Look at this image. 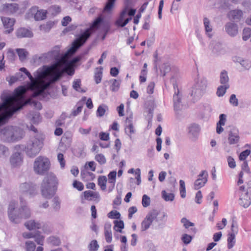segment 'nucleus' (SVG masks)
Wrapping results in <instances>:
<instances>
[{"label": "nucleus", "instance_id": "nucleus-59", "mask_svg": "<svg viewBox=\"0 0 251 251\" xmlns=\"http://www.w3.org/2000/svg\"><path fill=\"white\" fill-rule=\"evenodd\" d=\"M120 213L116 210H112L108 214V217L111 219H118L120 218Z\"/></svg>", "mask_w": 251, "mask_h": 251}, {"label": "nucleus", "instance_id": "nucleus-20", "mask_svg": "<svg viewBox=\"0 0 251 251\" xmlns=\"http://www.w3.org/2000/svg\"><path fill=\"white\" fill-rule=\"evenodd\" d=\"M225 30L228 35L234 37L238 33V25L232 22H228L225 25Z\"/></svg>", "mask_w": 251, "mask_h": 251}, {"label": "nucleus", "instance_id": "nucleus-14", "mask_svg": "<svg viewBox=\"0 0 251 251\" xmlns=\"http://www.w3.org/2000/svg\"><path fill=\"white\" fill-rule=\"evenodd\" d=\"M208 174L206 171L203 170L198 176L197 179L194 183V189L198 190L203 187L207 181Z\"/></svg>", "mask_w": 251, "mask_h": 251}, {"label": "nucleus", "instance_id": "nucleus-8", "mask_svg": "<svg viewBox=\"0 0 251 251\" xmlns=\"http://www.w3.org/2000/svg\"><path fill=\"white\" fill-rule=\"evenodd\" d=\"M50 162L49 160L42 156L36 158L33 164V170L38 175H43L49 169Z\"/></svg>", "mask_w": 251, "mask_h": 251}, {"label": "nucleus", "instance_id": "nucleus-50", "mask_svg": "<svg viewBox=\"0 0 251 251\" xmlns=\"http://www.w3.org/2000/svg\"><path fill=\"white\" fill-rule=\"evenodd\" d=\"M114 229L119 232H122V229L124 227V224L122 221H114Z\"/></svg>", "mask_w": 251, "mask_h": 251}, {"label": "nucleus", "instance_id": "nucleus-16", "mask_svg": "<svg viewBox=\"0 0 251 251\" xmlns=\"http://www.w3.org/2000/svg\"><path fill=\"white\" fill-rule=\"evenodd\" d=\"M59 49L56 47L53 50L42 54L40 58L44 61H50L53 60H57L59 59Z\"/></svg>", "mask_w": 251, "mask_h": 251}, {"label": "nucleus", "instance_id": "nucleus-58", "mask_svg": "<svg viewBox=\"0 0 251 251\" xmlns=\"http://www.w3.org/2000/svg\"><path fill=\"white\" fill-rule=\"evenodd\" d=\"M95 159L100 164H104L106 163V158L102 154L100 153L97 154L95 156Z\"/></svg>", "mask_w": 251, "mask_h": 251}, {"label": "nucleus", "instance_id": "nucleus-1", "mask_svg": "<svg viewBox=\"0 0 251 251\" xmlns=\"http://www.w3.org/2000/svg\"><path fill=\"white\" fill-rule=\"evenodd\" d=\"M20 71L25 74L30 82L27 88L24 86L19 87L15 90L13 95L1 97L3 102L0 104V125L4 124L7 118L27 103L24 102V94L27 89L34 91L32 97H36L62 75V72L57 65L44 70H38L34 74V78L24 67L20 68Z\"/></svg>", "mask_w": 251, "mask_h": 251}, {"label": "nucleus", "instance_id": "nucleus-2", "mask_svg": "<svg viewBox=\"0 0 251 251\" xmlns=\"http://www.w3.org/2000/svg\"><path fill=\"white\" fill-rule=\"evenodd\" d=\"M101 21L102 19L101 18H98L91 27L86 30L73 43L72 47L64 54V57L67 58L74 54L77 50L86 42L91 33L99 27Z\"/></svg>", "mask_w": 251, "mask_h": 251}, {"label": "nucleus", "instance_id": "nucleus-29", "mask_svg": "<svg viewBox=\"0 0 251 251\" xmlns=\"http://www.w3.org/2000/svg\"><path fill=\"white\" fill-rule=\"evenodd\" d=\"M111 225L110 224H105L104 225V236L106 241L109 243L112 240V234L111 229Z\"/></svg>", "mask_w": 251, "mask_h": 251}, {"label": "nucleus", "instance_id": "nucleus-40", "mask_svg": "<svg viewBox=\"0 0 251 251\" xmlns=\"http://www.w3.org/2000/svg\"><path fill=\"white\" fill-rule=\"evenodd\" d=\"M102 68L101 67L96 68L94 78L97 84H99L101 82L102 74Z\"/></svg>", "mask_w": 251, "mask_h": 251}, {"label": "nucleus", "instance_id": "nucleus-4", "mask_svg": "<svg viewBox=\"0 0 251 251\" xmlns=\"http://www.w3.org/2000/svg\"><path fill=\"white\" fill-rule=\"evenodd\" d=\"M43 146V138L40 134L31 136L24 149L27 156L34 157L40 151Z\"/></svg>", "mask_w": 251, "mask_h": 251}, {"label": "nucleus", "instance_id": "nucleus-36", "mask_svg": "<svg viewBox=\"0 0 251 251\" xmlns=\"http://www.w3.org/2000/svg\"><path fill=\"white\" fill-rule=\"evenodd\" d=\"M229 88V85H223L219 86L217 88V95L219 97H223L226 93L227 89Z\"/></svg>", "mask_w": 251, "mask_h": 251}, {"label": "nucleus", "instance_id": "nucleus-55", "mask_svg": "<svg viewBox=\"0 0 251 251\" xmlns=\"http://www.w3.org/2000/svg\"><path fill=\"white\" fill-rule=\"evenodd\" d=\"M239 62L246 70H249L251 67V62L248 60L240 59Z\"/></svg>", "mask_w": 251, "mask_h": 251}, {"label": "nucleus", "instance_id": "nucleus-57", "mask_svg": "<svg viewBox=\"0 0 251 251\" xmlns=\"http://www.w3.org/2000/svg\"><path fill=\"white\" fill-rule=\"evenodd\" d=\"M26 251H34L35 245L33 241H27L25 243Z\"/></svg>", "mask_w": 251, "mask_h": 251}, {"label": "nucleus", "instance_id": "nucleus-24", "mask_svg": "<svg viewBox=\"0 0 251 251\" xmlns=\"http://www.w3.org/2000/svg\"><path fill=\"white\" fill-rule=\"evenodd\" d=\"M25 226L29 230L40 229L42 227V224L39 221L30 220L25 223Z\"/></svg>", "mask_w": 251, "mask_h": 251}, {"label": "nucleus", "instance_id": "nucleus-17", "mask_svg": "<svg viewBox=\"0 0 251 251\" xmlns=\"http://www.w3.org/2000/svg\"><path fill=\"white\" fill-rule=\"evenodd\" d=\"M188 134L189 137L193 141L198 138L201 131L200 126L197 124L193 123L187 127Z\"/></svg>", "mask_w": 251, "mask_h": 251}, {"label": "nucleus", "instance_id": "nucleus-10", "mask_svg": "<svg viewBox=\"0 0 251 251\" xmlns=\"http://www.w3.org/2000/svg\"><path fill=\"white\" fill-rule=\"evenodd\" d=\"M158 215V212L156 210L153 209L150 211L142 222L141 230L144 231L147 230L154 221H157Z\"/></svg>", "mask_w": 251, "mask_h": 251}, {"label": "nucleus", "instance_id": "nucleus-33", "mask_svg": "<svg viewBox=\"0 0 251 251\" xmlns=\"http://www.w3.org/2000/svg\"><path fill=\"white\" fill-rule=\"evenodd\" d=\"M47 242L53 246H58L61 244V241L59 238L56 236H50L47 239Z\"/></svg>", "mask_w": 251, "mask_h": 251}, {"label": "nucleus", "instance_id": "nucleus-53", "mask_svg": "<svg viewBox=\"0 0 251 251\" xmlns=\"http://www.w3.org/2000/svg\"><path fill=\"white\" fill-rule=\"evenodd\" d=\"M251 36V29L250 28H245L244 29L243 31V40L247 41L250 38Z\"/></svg>", "mask_w": 251, "mask_h": 251}, {"label": "nucleus", "instance_id": "nucleus-30", "mask_svg": "<svg viewBox=\"0 0 251 251\" xmlns=\"http://www.w3.org/2000/svg\"><path fill=\"white\" fill-rule=\"evenodd\" d=\"M242 11L240 10H234L230 11L228 14V17L230 19L234 20H239L242 16Z\"/></svg>", "mask_w": 251, "mask_h": 251}, {"label": "nucleus", "instance_id": "nucleus-45", "mask_svg": "<svg viewBox=\"0 0 251 251\" xmlns=\"http://www.w3.org/2000/svg\"><path fill=\"white\" fill-rule=\"evenodd\" d=\"M115 0H108V1L104 8V11L105 12L109 13L112 11L114 7Z\"/></svg>", "mask_w": 251, "mask_h": 251}, {"label": "nucleus", "instance_id": "nucleus-11", "mask_svg": "<svg viewBox=\"0 0 251 251\" xmlns=\"http://www.w3.org/2000/svg\"><path fill=\"white\" fill-rule=\"evenodd\" d=\"M136 12V9H129L128 6H126L121 13L119 19L117 21V24L121 27L125 26L131 20V17L125 19L127 15L133 16Z\"/></svg>", "mask_w": 251, "mask_h": 251}, {"label": "nucleus", "instance_id": "nucleus-60", "mask_svg": "<svg viewBox=\"0 0 251 251\" xmlns=\"http://www.w3.org/2000/svg\"><path fill=\"white\" fill-rule=\"evenodd\" d=\"M61 11L60 7L57 5H53L49 9V11L52 15H56L59 13Z\"/></svg>", "mask_w": 251, "mask_h": 251}, {"label": "nucleus", "instance_id": "nucleus-35", "mask_svg": "<svg viewBox=\"0 0 251 251\" xmlns=\"http://www.w3.org/2000/svg\"><path fill=\"white\" fill-rule=\"evenodd\" d=\"M116 175H117L116 172L115 171H113L110 172L108 175V183L111 184V190H112L114 187L115 184L116 182Z\"/></svg>", "mask_w": 251, "mask_h": 251}, {"label": "nucleus", "instance_id": "nucleus-41", "mask_svg": "<svg viewBox=\"0 0 251 251\" xmlns=\"http://www.w3.org/2000/svg\"><path fill=\"white\" fill-rule=\"evenodd\" d=\"M108 110V106L105 104L100 105L97 110V115L98 117H102Z\"/></svg>", "mask_w": 251, "mask_h": 251}, {"label": "nucleus", "instance_id": "nucleus-39", "mask_svg": "<svg viewBox=\"0 0 251 251\" xmlns=\"http://www.w3.org/2000/svg\"><path fill=\"white\" fill-rule=\"evenodd\" d=\"M84 196L85 199H89V198L92 197L94 199H100V195L98 192L91 191H86L84 192Z\"/></svg>", "mask_w": 251, "mask_h": 251}, {"label": "nucleus", "instance_id": "nucleus-13", "mask_svg": "<svg viewBox=\"0 0 251 251\" xmlns=\"http://www.w3.org/2000/svg\"><path fill=\"white\" fill-rule=\"evenodd\" d=\"M240 191L239 204L245 208L248 207L251 203V188L247 191L245 190V187L242 186L240 187Z\"/></svg>", "mask_w": 251, "mask_h": 251}, {"label": "nucleus", "instance_id": "nucleus-32", "mask_svg": "<svg viewBox=\"0 0 251 251\" xmlns=\"http://www.w3.org/2000/svg\"><path fill=\"white\" fill-rule=\"evenodd\" d=\"M212 51L217 54H222L225 52V50L223 46L220 43H217L214 46Z\"/></svg>", "mask_w": 251, "mask_h": 251}, {"label": "nucleus", "instance_id": "nucleus-42", "mask_svg": "<svg viewBox=\"0 0 251 251\" xmlns=\"http://www.w3.org/2000/svg\"><path fill=\"white\" fill-rule=\"evenodd\" d=\"M227 238V247L229 249H231L235 244V236L234 234L229 233Z\"/></svg>", "mask_w": 251, "mask_h": 251}, {"label": "nucleus", "instance_id": "nucleus-46", "mask_svg": "<svg viewBox=\"0 0 251 251\" xmlns=\"http://www.w3.org/2000/svg\"><path fill=\"white\" fill-rule=\"evenodd\" d=\"M107 178L105 176H100L98 178V184L102 190H104L106 187Z\"/></svg>", "mask_w": 251, "mask_h": 251}, {"label": "nucleus", "instance_id": "nucleus-15", "mask_svg": "<svg viewBox=\"0 0 251 251\" xmlns=\"http://www.w3.org/2000/svg\"><path fill=\"white\" fill-rule=\"evenodd\" d=\"M125 131L130 140H133V135L136 132L132 123V116L127 117L125 122Z\"/></svg>", "mask_w": 251, "mask_h": 251}, {"label": "nucleus", "instance_id": "nucleus-44", "mask_svg": "<svg viewBox=\"0 0 251 251\" xmlns=\"http://www.w3.org/2000/svg\"><path fill=\"white\" fill-rule=\"evenodd\" d=\"M81 80L80 79H77L74 81L73 83V88L79 92H85V91L83 90L81 87Z\"/></svg>", "mask_w": 251, "mask_h": 251}, {"label": "nucleus", "instance_id": "nucleus-21", "mask_svg": "<svg viewBox=\"0 0 251 251\" xmlns=\"http://www.w3.org/2000/svg\"><path fill=\"white\" fill-rule=\"evenodd\" d=\"M26 201L21 204V207L19 208L20 223L23 219H27L31 217V212L30 209L25 204Z\"/></svg>", "mask_w": 251, "mask_h": 251}, {"label": "nucleus", "instance_id": "nucleus-22", "mask_svg": "<svg viewBox=\"0 0 251 251\" xmlns=\"http://www.w3.org/2000/svg\"><path fill=\"white\" fill-rule=\"evenodd\" d=\"M1 19L4 27L7 29L5 31V33H10L14 29L13 25L15 23L14 19L8 17H1Z\"/></svg>", "mask_w": 251, "mask_h": 251}, {"label": "nucleus", "instance_id": "nucleus-34", "mask_svg": "<svg viewBox=\"0 0 251 251\" xmlns=\"http://www.w3.org/2000/svg\"><path fill=\"white\" fill-rule=\"evenodd\" d=\"M205 93L197 89L196 87L193 86L191 91V96L195 100L199 99L201 98Z\"/></svg>", "mask_w": 251, "mask_h": 251}, {"label": "nucleus", "instance_id": "nucleus-7", "mask_svg": "<svg viewBox=\"0 0 251 251\" xmlns=\"http://www.w3.org/2000/svg\"><path fill=\"white\" fill-rule=\"evenodd\" d=\"M24 150L23 145H16L14 151L9 158L10 164L12 168H18L22 165L23 162V155L21 151Z\"/></svg>", "mask_w": 251, "mask_h": 251}, {"label": "nucleus", "instance_id": "nucleus-28", "mask_svg": "<svg viewBox=\"0 0 251 251\" xmlns=\"http://www.w3.org/2000/svg\"><path fill=\"white\" fill-rule=\"evenodd\" d=\"M207 79L204 77H202L199 78L194 86L201 91L202 90V92L205 93L207 87Z\"/></svg>", "mask_w": 251, "mask_h": 251}, {"label": "nucleus", "instance_id": "nucleus-49", "mask_svg": "<svg viewBox=\"0 0 251 251\" xmlns=\"http://www.w3.org/2000/svg\"><path fill=\"white\" fill-rule=\"evenodd\" d=\"M9 154V151L8 148L0 144V157H6Z\"/></svg>", "mask_w": 251, "mask_h": 251}, {"label": "nucleus", "instance_id": "nucleus-23", "mask_svg": "<svg viewBox=\"0 0 251 251\" xmlns=\"http://www.w3.org/2000/svg\"><path fill=\"white\" fill-rule=\"evenodd\" d=\"M19 9L17 3H7L2 6V10L8 14H12L17 12Z\"/></svg>", "mask_w": 251, "mask_h": 251}, {"label": "nucleus", "instance_id": "nucleus-43", "mask_svg": "<svg viewBox=\"0 0 251 251\" xmlns=\"http://www.w3.org/2000/svg\"><path fill=\"white\" fill-rule=\"evenodd\" d=\"M170 70V65L168 63H163L160 67V73L163 76H165Z\"/></svg>", "mask_w": 251, "mask_h": 251}, {"label": "nucleus", "instance_id": "nucleus-48", "mask_svg": "<svg viewBox=\"0 0 251 251\" xmlns=\"http://www.w3.org/2000/svg\"><path fill=\"white\" fill-rule=\"evenodd\" d=\"M89 251H97L99 248V245L96 240H92L88 246Z\"/></svg>", "mask_w": 251, "mask_h": 251}, {"label": "nucleus", "instance_id": "nucleus-26", "mask_svg": "<svg viewBox=\"0 0 251 251\" xmlns=\"http://www.w3.org/2000/svg\"><path fill=\"white\" fill-rule=\"evenodd\" d=\"M16 35L18 38H30L33 36V33L32 31L28 29L20 28L16 31Z\"/></svg>", "mask_w": 251, "mask_h": 251}, {"label": "nucleus", "instance_id": "nucleus-47", "mask_svg": "<svg viewBox=\"0 0 251 251\" xmlns=\"http://www.w3.org/2000/svg\"><path fill=\"white\" fill-rule=\"evenodd\" d=\"M25 79V77L22 73H17L14 76H12L10 78V82L14 83L16 81H22Z\"/></svg>", "mask_w": 251, "mask_h": 251}, {"label": "nucleus", "instance_id": "nucleus-61", "mask_svg": "<svg viewBox=\"0 0 251 251\" xmlns=\"http://www.w3.org/2000/svg\"><path fill=\"white\" fill-rule=\"evenodd\" d=\"M96 164L94 161H90L87 162L85 165L86 169H89L94 172L96 170Z\"/></svg>", "mask_w": 251, "mask_h": 251}, {"label": "nucleus", "instance_id": "nucleus-27", "mask_svg": "<svg viewBox=\"0 0 251 251\" xmlns=\"http://www.w3.org/2000/svg\"><path fill=\"white\" fill-rule=\"evenodd\" d=\"M207 79L204 77H202L199 78L194 86L201 91L202 90V92L205 93L207 87Z\"/></svg>", "mask_w": 251, "mask_h": 251}, {"label": "nucleus", "instance_id": "nucleus-51", "mask_svg": "<svg viewBox=\"0 0 251 251\" xmlns=\"http://www.w3.org/2000/svg\"><path fill=\"white\" fill-rule=\"evenodd\" d=\"M162 197L166 201H173L174 199V195L173 193H168L165 190L162 192Z\"/></svg>", "mask_w": 251, "mask_h": 251}, {"label": "nucleus", "instance_id": "nucleus-54", "mask_svg": "<svg viewBox=\"0 0 251 251\" xmlns=\"http://www.w3.org/2000/svg\"><path fill=\"white\" fill-rule=\"evenodd\" d=\"M53 25L52 23H48L46 24L42 25L40 26V30L44 32H48L51 28Z\"/></svg>", "mask_w": 251, "mask_h": 251}, {"label": "nucleus", "instance_id": "nucleus-5", "mask_svg": "<svg viewBox=\"0 0 251 251\" xmlns=\"http://www.w3.org/2000/svg\"><path fill=\"white\" fill-rule=\"evenodd\" d=\"M24 132L16 126H7L0 128V138L5 142H14L23 138Z\"/></svg>", "mask_w": 251, "mask_h": 251}, {"label": "nucleus", "instance_id": "nucleus-19", "mask_svg": "<svg viewBox=\"0 0 251 251\" xmlns=\"http://www.w3.org/2000/svg\"><path fill=\"white\" fill-rule=\"evenodd\" d=\"M240 137L238 130L236 128H232L228 133V142L230 145L237 144L239 143Z\"/></svg>", "mask_w": 251, "mask_h": 251}, {"label": "nucleus", "instance_id": "nucleus-9", "mask_svg": "<svg viewBox=\"0 0 251 251\" xmlns=\"http://www.w3.org/2000/svg\"><path fill=\"white\" fill-rule=\"evenodd\" d=\"M18 206V202L16 201H11L8 205L7 214L11 222L14 224L20 223V218L19 209H16Z\"/></svg>", "mask_w": 251, "mask_h": 251}, {"label": "nucleus", "instance_id": "nucleus-12", "mask_svg": "<svg viewBox=\"0 0 251 251\" xmlns=\"http://www.w3.org/2000/svg\"><path fill=\"white\" fill-rule=\"evenodd\" d=\"M47 11L44 10H39L37 6L32 7L26 13V18L30 19L34 18L36 21L42 20L46 17Z\"/></svg>", "mask_w": 251, "mask_h": 251}, {"label": "nucleus", "instance_id": "nucleus-18", "mask_svg": "<svg viewBox=\"0 0 251 251\" xmlns=\"http://www.w3.org/2000/svg\"><path fill=\"white\" fill-rule=\"evenodd\" d=\"M173 86L175 90L173 97L174 109L176 111H179L182 107V105L181 104V97L177 85L174 83Z\"/></svg>", "mask_w": 251, "mask_h": 251}, {"label": "nucleus", "instance_id": "nucleus-37", "mask_svg": "<svg viewBox=\"0 0 251 251\" xmlns=\"http://www.w3.org/2000/svg\"><path fill=\"white\" fill-rule=\"evenodd\" d=\"M16 52L20 60L22 61H25L28 54V52L24 49H16Z\"/></svg>", "mask_w": 251, "mask_h": 251}, {"label": "nucleus", "instance_id": "nucleus-38", "mask_svg": "<svg viewBox=\"0 0 251 251\" xmlns=\"http://www.w3.org/2000/svg\"><path fill=\"white\" fill-rule=\"evenodd\" d=\"M109 83L111 84L110 89L112 91H117L120 87V82L116 79H112L110 80Z\"/></svg>", "mask_w": 251, "mask_h": 251}, {"label": "nucleus", "instance_id": "nucleus-6", "mask_svg": "<svg viewBox=\"0 0 251 251\" xmlns=\"http://www.w3.org/2000/svg\"><path fill=\"white\" fill-rule=\"evenodd\" d=\"M19 192L20 194L19 197L20 204L25 203L26 198L33 197L37 194L35 186L28 183H22L19 186Z\"/></svg>", "mask_w": 251, "mask_h": 251}, {"label": "nucleus", "instance_id": "nucleus-62", "mask_svg": "<svg viewBox=\"0 0 251 251\" xmlns=\"http://www.w3.org/2000/svg\"><path fill=\"white\" fill-rule=\"evenodd\" d=\"M34 238H35V241L38 245H43L44 236L40 234H36L34 236Z\"/></svg>", "mask_w": 251, "mask_h": 251}, {"label": "nucleus", "instance_id": "nucleus-56", "mask_svg": "<svg viewBox=\"0 0 251 251\" xmlns=\"http://www.w3.org/2000/svg\"><path fill=\"white\" fill-rule=\"evenodd\" d=\"M151 200L147 195H144L142 197V203L144 207H147L150 205Z\"/></svg>", "mask_w": 251, "mask_h": 251}, {"label": "nucleus", "instance_id": "nucleus-63", "mask_svg": "<svg viewBox=\"0 0 251 251\" xmlns=\"http://www.w3.org/2000/svg\"><path fill=\"white\" fill-rule=\"evenodd\" d=\"M229 102L233 106H237L238 105V100L236 98L235 94H232L230 96Z\"/></svg>", "mask_w": 251, "mask_h": 251}, {"label": "nucleus", "instance_id": "nucleus-52", "mask_svg": "<svg viewBox=\"0 0 251 251\" xmlns=\"http://www.w3.org/2000/svg\"><path fill=\"white\" fill-rule=\"evenodd\" d=\"M179 191L181 197L182 198H185L186 197V189L185 182L182 180H180L179 181Z\"/></svg>", "mask_w": 251, "mask_h": 251}, {"label": "nucleus", "instance_id": "nucleus-64", "mask_svg": "<svg viewBox=\"0 0 251 251\" xmlns=\"http://www.w3.org/2000/svg\"><path fill=\"white\" fill-rule=\"evenodd\" d=\"M251 153V151L249 150H246L242 152L239 156V159L240 160H245L246 158Z\"/></svg>", "mask_w": 251, "mask_h": 251}, {"label": "nucleus", "instance_id": "nucleus-25", "mask_svg": "<svg viewBox=\"0 0 251 251\" xmlns=\"http://www.w3.org/2000/svg\"><path fill=\"white\" fill-rule=\"evenodd\" d=\"M203 25L206 34L211 38L213 36V26L210 23V20L206 17L203 18Z\"/></svg>", "mask_w": 251, "mask_h": 251}, {"label": "nucleus", "instance_id": "nucleus-3", "mask_svg": "<svg viewBox=\"0 0 251 251\" xmlns=\"http://www.w3.org/2000/svg\"><path fill=\"white\" fill-rule=\"evenodd\" d=\"M57 184V179L55 175L51 173L48 174L41 184L42 196L48 199L51 198L55 194Z\"/></svg>", "mask_w": 251, "mask_h": 251}, {"label": "nucleus", "instance_id": "nucleus-31", "mask_svg": "<svg viewBox=\"0 0 251 251\" xmlns=\"http://www.w3.org/2000/svg\"><path fill=\"white\" fill-rule=\"evenodd\" d=\"M229 77L227 72L225 70H223L220 75V82L223 85H229L228 83Z\"/></svg>", "mask_w": 251, "mask_h": 251}]
</instances>
